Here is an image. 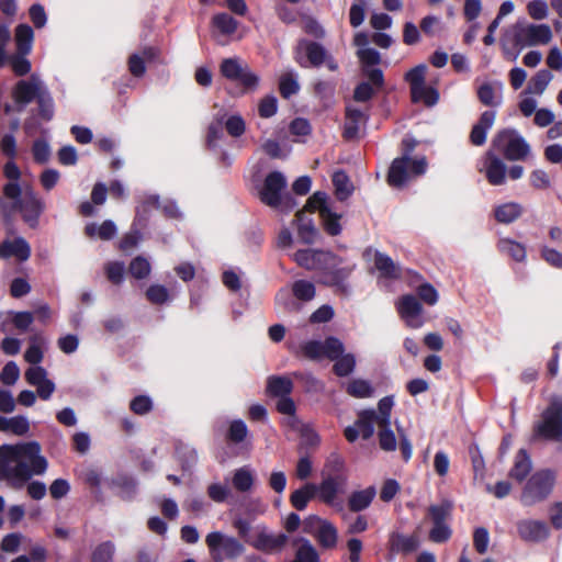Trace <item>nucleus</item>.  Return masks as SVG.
Segmentation results:
<instances>
[{
    "instance_id": "1",
    "label": "nucleus",
    "mask_w": 562,
    "mask_h": 562,
    "mask_svg": "<svg viewBox=\"0 0 562 562\" xmlns=\"http://www.w3.org/2000/svg\"><path fill=\"white\" fill-rule=\"evenodd\" d=\"M48 468L40 442L23 441L0 446V481L13 490H21L33 475H42Z\"/></svg>"
},
{
    "instance_id": "2",
    "label": "nucleus",
    "mask_w": 562,
    "mask_h": 562,
    "mask_svg": "<svg viewBox=\"0 0 562 562\" xmlns=\"http://www.w3.org/2000/svg\"><path fill=\"white\" fill-rule=\"evenodd\" d=\"M557 475L550 469L536 471L527 480L520 494V503L522 506L531 507L544 502L553 492Z\"/></svg>"
},
{
    "instance_id": "3",
    "label": "nucleus",
    "mask_w": 562,
    "mask_h": 562,
    "mask_svg": "<svg viewBox=\"0 0 562 562\" xmlns=\"http://www.w3.org/2000/svg\"><path fill=\"white\" fill-rule=\"evenodd\" d=\"M536 439L560 441L562 439V398L554 396L532 427Z\"/></svg>"
},
{
    "instance_id": "4",
    "label": "nucleus",
    "mask_w": 562,
    "mask_h": 562,
    "mask_svg": "<svg viewBox=\"0 0 562 562\" xmlns=\"http://www.w3.org/2000/svg\"><path fill=\"white\" fill-rule=\"evenodd\" d=\"M453 503L449 499H442L438 504H431L426 512V519L432 525L428 538L435 543H445L452 536L450 521L452 519Z\"/></svg>"
},
{
    "instance_id": "5",
    "label": "nucleus",
    "mask_w": 562,
    "mask_h": 562,
    "mask_svg": "<svg viewBox=\"0 0 562 562\" xmlns=\"http://www.w3.org/2000/svg\"><path fill=\"white\" fill-rule=\"evenodd\" d=\"M426 157L407 160L406 157L395 158L389 168L386 181L390 187L402 188L413 178L423 176L427 170Z\"/></svg>"
},
{
    "instance_id": "6",
    "label": "nucleus",
    "mask_w": 562,
    "mask_h": 562,
    "mask_svg": "<svg viewBox=\"0 0 562 562\" xmlns=\"http://www.w3.org/2000/svg\"><path fill=\"white\" fill-rule=\"evenodd\" d=\"M493 146L509 161L525 160L530 153L526 139L512 128L499 131L493 139Z\"/></svg>"
},
{
    "instance_id": "7",
    "label": "nucleus",
    "mask_w": 562,
    "mask_h": 562,
    "mask_svg": "<svg viewBox=\"0 0 562 562\" xmlns=\"http://www.w3.org/2000/svg\"><path fill=\"white\" fill-rule=\"evenodd\" d=\"M212 560L225 561L235 560L240 557L244 551V544L232 536H226L221 531H212L205 538Z\"/></svg>"
},
{
    "instance_id": "8",
    "label": "nucleus",
    "mask_w": 562,
    "mask_h": 562,
    "mask_svg": "<svg viewBox=\"0 0 562 562\" xmlns=\"http://www.w3.org/2000/svg\"><path fill=\"white\" fill-rule=\"evenodd\" d=\"M285 187L286 180L280 171L269 172L259 192L260 201L270 207L278 209L284 200L286 206L292 209L295 205L294 199L291 195L282 196Z\"/></svg>"
},
{
    "instance_id": "9",
    "label": "nucleus",
    "mask_w": 562,
    "mask_h": 562,
    "mask_svg": "<svg viewBox=\"0 0 562 562\" xmlns=\"http://www.w3.org/2000/svg\"><path fill=\"white\" fill-rule=\"evenodd\" d=\"M513 44L515 47L548 44L552 40V31L548 24H527L516 22L513 26Z\"/></svg>"
},
{
    "instance_id": "10",
    "label": "nucleus",
    "mask_w": 562,
    "mask_h": 562,
    "mask_svg": "<svg viewBox=\"0 0 562 562\" xmlns=\"http://www.w3.org/2000/svg\"><path fill=\"white\" fill-rule=\"evenodd\" d=\"M45 210V203L33 190L24 193L22 200L13 202L10 212L19 211L22 220L31 227L38 226L40 217Z\"/></svg>"
},
{
    "instance_id": "11",
    "label": "nucleus",
    "mask_w": 562,
    "mask_h": 562,
    "mask_svg": "<svg viewBox=\"0 0 562 562\" xmlns=\"http://www.w3.org/2000/svg\"><path fill=\"white\" fill-rule=\"evenodd\" d=\"M327 53L318 42L302 38L295 48V61L303 68H319L327 59Z\"/></svg>"
},
{
    "instance_id": "12",
    "label": "nucleus",
    "mask_w": 562,
    "mask_h": 562,
    "mask_svg": "<svg viewBox=\"0 0 562 562\" xmlns=\"http://www.w3.org/2000/svg\"><path fill=\"white\" fill-rule=\"evenodd\" d=\"M396 311L407 327L419 328L423 326L424 321L420 317L424 308L415 295H402L396 302Z\"/></svg>"
},
{
    "instance_id": "13",
    "label": "nucleus",
    "mask_w": 562,
    "mask_h": 562,
    "mask_svg": "<svg viewBox=\"0 0 562 562\" xmlns=\"http://www.w3.org/2000/svg\"><path fill=\"white\" fill-rule=\"evenodd\" d=\"M516 527L519 538L526 542H542L551 535L548 524L543 520L522 519Z\"/></svg>"
},
{
    "instance_id": "14",
    "label": "nucleus",
    "mask_w": 562,
    "mask_h": 562,
    "mask_svg": "<svg viewBox=\"0 0 562 562\" xmlns=\"http://www.w3.org/2000/svg\"><path fill=\"white\" fill-rule=\"evenodd\" d=\"M43 89L34 77L31 80H19L12 90L16 111L22 112L27 104L37 99Z\"/></svg>"
},
{
    "instance_id": "15",
    "label": "nucleus",
    "mask_w": 562,
    "mask_h": 562,
    "mask_svg": "<svg viewBox=\"0 0 562 562\" xmlns=\"http://www.w3.org/2000/svg\"><path fill=\"white\" fill-rule=\"evenodd\" d=\"M347 483L348 482L342 480L322 476L321 483L315 484L316 497L323 504L330 507H336L340 505V503L337 502V498L339 494L345 493Z\"/></svg>"
},
{
    "instance_id": "16",
    "label": "nucleus",
    "mask_w": 562,
    "mask_h": 562,
    "mask_svg": "<svg viewBox=\"0 0 562 562\" xmlns=\"http://www.w3.org/2000/svg\"><path fill=\"white\" fill-rule=\"evenodd\" d=\"M288 542L289 537L285 533L280 532L274 535L261 531L250 544L258 551L272 554L281 552Z\"/></svg>"
},
{
    "instance_id": "17",
    "label": "nucleus",
    "mask_w": 562,
    "mask_h": 562,
    "mask_svg": "<svg viewBox=\"0 0 562 562\" xmlns=\"http://www.w3.org/2000/svg\"><path fill=\"white\" fill-rule=\"evenodd\" d=\"M15 257L20 262L31 257L30 244L23 237H15L13 240L5 239L0 244V258L9 259Z\"/></svg>"
},
{
    "instance_id": "18",
    "label": "nucleus",
    "mask_w": 562,
    "mask_h": 562,
    "mask_svg": "<svg viewBox=\"0 0 562 562\" xmlns=\"http://www.w3.org/2000/svg\"><path fill=\"white\" fill-rule=\"evenodd\" d=\"M496 112L493 110L484 111L479 121L472 126L470 132V143L474 146H482L486 142L487 131L493 126Z\"/></svg>"
},
{
    "instance_id": "19",
    "label": "nucleus",
    "mask_w": 562,
    "mask_h": 562,
    "mask_svg": "<svg viewBox=\"0 0 562 562\" xmlns=\"http://www.w3.org/2000/svg\"><path fill=\"white\" fill-rule=\"evenodd\" d=\"M419 547V539L416 535L406 536L393 531L389 537V550L392 553L409 554Z\"/></svg>"
},
{
    "instance_id": "20",
    "label": "nucleus",
    "mask_w": 562,
    "mask_h": 562,
    "mask_svg": "<svg viewBox=\"0 0 562 562\" xmlns=\"http://www.w3.org/2000/svg\"><path fill=\"white\" fill-rule=\"evenodd\" d=\"M160 207V201L158 195H148L145 198L135 210V217L133 221V227L144 229L147 227L149 218L154 210Z\"/></svg>"
},
{
    "instance_id": "21",
    "label": "nucleus",
    "mask_w": 562,
    "mask_h": 562,
    "mask_svg": "<svg viewBox=\"0 0 562 562\" xmlns=\"http://www.w3.org/2000/svg\"><path fill=\"white\" fill-rule=\"evenodd\" d=\"M507 168L505 162L492 153H487L485 177L490 184L502 186L506 181Z\"/></svg>"
},
{
    "instance_id": "22",
    "label": "nucleus",
    "mask_w": 562,
    "mask_h": 562,
    "mask_svg": "<svg viewBox=\"0 0 562 562\" xmlns=\"http://www.w3.org/2000/svg\"><path fill=\"white\" fill-rule=\"evenodd\" d=\"M368 121V115L360 109L346 106V121L342 131V137L346 140L357 138L359 126Z\"/></svg>"
},
{
    "instance_id": "23",
    "label": "nucleus",
    "mask_w": 562,
    "mask_h": 562,
    "mask_svg": "<svg viewBox=\"0 0 562 562\" xmlns=\"http://www.w3.org/2000/svg\"><path fill=\"white\" fill-rule=\"evenodd\" d=\"M374 267L383 279L396 280L401 278L400 267L386 254L375 251Z\"/></svg>"
},
{
    "instance_id": "24",
    "label": "nucleus",
    "mask_w": 562,
    "mask_h": 562,
    "mask_svg": "<svg viewBox=\"0 0 562 562\" xmlns=\"http://www.w3.org/2000/svg\"><path fill=\"white\" fill-rule=\"evenodd\" d=\"M376 495L374 486H369L361 491H355L349 495L348 508L352 513H360L367 509Z\"/></svg>"
},
{
    "instance_id": "25",
    "label": "nucleus",
    "mask_w": 562,
    "mask_h": 562,
    "mask_svg": "<svg viewBox=\"0 0 562 562\" xmlns=\"http://www.w3.org/2000/svg\"><path fill=\"white\" fill-rule=\"evenodd\" d=\"M297 223V236L303 244L312 245L315 243L318 231L314 226V223L311 218H307L303 211H297L295 214V220Z\"/></svg>"
},
{
    "instance_id": "26",
    "label": "nucleus",
    "mask_w": 562,
    "mask_h": 562,
    "mask_svg": "<svg viewBox=\"0 0 562 562\" xmlns=\"http://www.w3.org/2000/svg\"><path fill=\"white\" fill-rule=\"evenodd\" d=\"M322 476L348 482V474L344 459L337 453H331L324 464Z\"/></svg>"
},
{
    "instance_id": "27",
    "label": "nucleus",
    "mask_w": 562,
    "mask_h": 562,
    "mask_svg": "<svg viewBox=\"0 0 562 562\" xmlns=\"http://www.w3.org/2000/svg\"><path fill=\"white\" fill-rule=\"evenodd\" d=\"M16 53L30 54L34 42V31L25 23L19 24L14 30Z\"/></svg>"
},
{
    "instance_id": "28",
    "label": "nucleus",
    "mask_w": 562,
    "mask_h": 562,
    "mask_svg": "<svg viewBox=\"0 0 562 562\" xmlns=\"http://www.w3.org/2000/svg\"><path fill=\"white\" fill-rule=\"evenodd\" d=\"M0 431L15 436H24L30 431V423L25 416L4 417L0 415Z\"/></svg>"
},
{
    "instance_id": "29",
    "label": "nucleus",
    "mask_w": 562,
    "mask_h": 562,
    "mask_svg": "<svg viewBox=\"0 0 562 562\" xmlns=\"http://www.w3.org/2000/svg\"><path fill=\"white\" fill-rule=\"evenodd\" d=\"M266 391L271 397L290 395L293 391V382L288 376L271 375L267 380Z\"/></svg>"
},
{
    "instance_id": "30",
    "label": "nucleus",
    "mask_w": 562,
    "mask_h": 562,
    "mask_svg": "<svg viewBox=\"0 0 562 562\" xmlns=\"http://www.w3.org/2000/svg\"><path fill=\"white\" fill-rule=\"evenodd\" d=\"M314 538L323 549H334L338 541L337 528L333 522L325 520L318 526Z\"/></svg>"
},
{
    "instance_id": "31",
    "label": "nucleus",
    "mask_w": 562,
    "mask_h": 562,
    "mask_svg": "<svg viewBox=\"0 0 562 562\" xmlns=\"http://www.w3.org/2000/svg\"><path fill=\"white\" fill-rule=\"evenodd\" d=\"M522 206L517 202H507L495 207L494 216L498 223L510 224L522 214Z\"/></svg>"
},
{
    "instance_id": "32",
    "label": "nucleus",
    "mask_w": 562,
    "mask_h": 562,
    "mask_svg": "<svg viewBox=\"0 0 562 562\" xmlns=\"http://www.w3.org/2000/svg\"><path fill=\"white\" fill-rule=\"evenodd\" d=\"M378 424V414L373 409H364L358 414L355 425L364 440L370 439L374 434V425Z\"/></svg>"
},
{
    "instance_id": "33",
    "label": "nucleus",
    "mask_w": 562,
    "mask_h": 562,
    "mask_svg": "<svg viewBox=\"0 0 562 562\" xmlns=\"http://www.w3.org/2000/svg\"><path fill=\"white\" fill-rule=\"evenodd\" d=\"M531 471V460L530 457L525 449H520L516 457L513 468L509 471V476L512 479L517 480L518 482H522Z\"/></svg>"
},
{
    "instance_id": "34",
    "label": "nucleus",
    "mask_w": 562,
    "mask_h": 562,
    "mask_svg": "<svg viewBox=\"0 0 562 562\" xmlns=\"http://www.w3.org/2000/svg\"><path fill=\"white\" fill-rule=\"evenodd\" d=\"M116 226L111 220H105L100 226L95 223H88L85 226L87 237H99L101 240H111L116 235Z\"/></svg>"
},
{
    "instance_id": "35",
    "label": "nucleus",
    "mask_w": 562,
    "mask_h": 562,
    "mask_svg": "<svg viewBox=\"0 0 562 562\" xmlns=\"http://www.w3.org/2000/svg\"><path fill=\"white\" fill-rule=\"evenodd\" d=\"M497 249L501 254L508 256L517 262H522L526 259V247L510 238H501L497 243Z\"/></svg>"
},
{
    "instance_id": "36",
    "label": "nucleus",
    "mask_w": 562,
    "mask_h": 562,
    "mask_svg": "<svg viewBox=\"0 0 562 562\" xmlns=\"http://www.w3.org/2000/svg\"><path fill=\"white\" fill-rule=\"evenodd\" d=\"M355 269V265H335V268L329 270L325 276L323 283L329 286L342 288L345 281L350 277Z\"/></svg>"
},
{
    "instance_id": "37",
    "label": "nucleus",
    "mask_w": 562,
    "mask_h": 562,
    "mask_svg": "<svg viewBox=\"0 0 562 562\" xmlns=\"http://www.w3.org/2000/svg\"><path fill=\"white\" fill-rule=\"evenodd\" d=\"M314 497H316L315 484L306 483L290 495V503L296 510H304Z\"/></svg>"
},
{
    "instance_id": "38",
    "label": "nucleus",
    "mask_w": 562,
    "mask_h": 562,
    "mask_svg": "<svg viewBox=\"0 0 562 562\" xmlns=\"http://www.w3.org/2000/svg\"><path fill=\"white\" fill-rule=\"evenodd\" d=\"M342 258L334 252L318 249L314 270L321 271L324 277L330 269L335 268V265H342Z\"/></svg>"
},
{
    "instance_id": "39",
    "label": "nucleus",
    "mask_w": 562,
    "mask_h": 562,
    "mask_svg": "<svg viewBox=\"0 0 562 562\" xmlns=\"http://www.w3.org/2000/svg\"><path fill=\"white\" fill-rule=\"evenodd\" d=\"M333 184L335 188V195L339 201H345L351 195L352 186L350 184L349 177L345 171H336L333 175Z\"/></svg>"
},
{
    "instance_id": "40",
    "label": "nucleus",
    "mask_w": 562,
    "mask_h": 562,
    "mask_svg": "<svg viewBox=\"0 0 562 562\" xmlns=\"http://www.w3.org/2000/svg\"><path fill=\"white\" fill-rule=\"evenodd\" d=\"M292 294L299 301L310 302L315 297L316 289L313 282L301 279L292 283Z\"/></svg>"
},
{
    "instance_id": "41",
    "label": "nucleus",
    "mask_w": 562,
    "mask_h": 562,
    "mask_svg": "<svg viewBox=\"0 0 562 562\" xmlns=\"http://www.w3.org/2000/svg\"><path fill=\"white\" fill-rule=\"evenodd\" d=\"M346 391L355 398H368L372 396L374 389L369 381L355 379L348 383Z\"/></svg>"
},
{
    "instance_id": "42",
    "label": "nucleus",
    "mask_w": 562,
    "mask_h": 562,
    "mask_svg": "<svg viewBox=\"0 0 562 562\" xmlns=\"http://www.w3.org/2000/svg\"><path fill=\"white\" fill-rule=\"evenodd\" d=\"M552 74L547 69L539 70L528 82L527 93L541 94L552 80Z\"/></svg>"
},
{
    "instance_id": "43",
    "label": "nucleus",
    "mask_w": 562,
    "mask_h": 562,
    "mask_svg": "<svg viewBox=\"0 0 562 562\" xmlns=\"http://www.w3.org/2000/svg\"><path fill=\"white\" fill-rule=\"evenodd\" d=\"M27 55L29 54H21L16 52L10 56L7 55V63H9L15 76L23 77L31 71L32 65L26 58Z\"/></svg>"
},
{
    "instance_id": "44",
    "label": "nucleus",
    "mask_w": 562,
    "mask_h": 562,
    "mask_svg": "<svg viewBox=\"0 0 562 562\" xmlns=\"http://www.w3.org/2000/svg\"><path fill=\"white\" fill-rule=\"evenodd\" d=\"M212 24L224 35H232L238 27V22L228 13H217L212 18Z\"/></svg>"
},
{
    "instance_id": "45",
    "label": "nucleus",
    "mask_w": 562,
    "mask_h": 562,
    "mask_svg": "<svg viewBox=\"0 0 562 562\" xmlns=\"http://www.w3.org/2000/svg\"><path fill=\"white\" fill-rule=\"evenodd\" d=\"M333 372L339 378L350 375L356 368V358L352 353H344L334 360Z\"/></svg>"
},
{
    "instance_id": "46",
    "label": "nucleus",
    "mask_w": 562,
    "mask_h": 562,
    "mask_svg": "<svg viewBox=\"0 0 562 562\" xmlns=\"http://www.w3.org/2000/svg\"><path fill=\"white\" fill-rule=\"evenodd\" d=\"M476 94L479 101L485 106L495 108L502 103V95H496L495 89L490 82L481 85L477 88Z\"/></svg>"
},
{
    "instance_id": "47",
    "label": "nucleus",
    "mask_w": 562,
    "mask_h": 562,
    "mask_svg": "<svg viewBox=\"0 0 562 562\" xmlns=\"http://www.w3.org/2000/svg\"><path fill=\"white\" fill-rule=\"evenodd\" d=\"M247 435L248 428L245 422L241 419H235L231 422L225 439L229 443L238 445L246 439Z\"/></svg>"
},
{
    "instance_id": "48",
    "label": "nucleus",
    "mask_w": 562,
    "mask_h": 562,
    "mask_svg": "<svg viewBox=\"0 0 562 562\" xmlns=\"http://www.w3.org/2000/svg\"><path fill=\"white\" fill-rule=\"evenodd\" d=\"M35 101L38 108V116L46 122L50 121L54 116V100L50 93L43 89Z\"/></svg>"
},
{
    "instance_id": "49",
    "label": "nucleus",
    "mask_w": 562,
    "mask_h": 562,
    "mask_svg": "<svg viewBox=\"0 0 562 562\" xmlns=\"http://www.w3.org/2000/svg\"><path fill=\"white\" fill-rule=\"evenodd\" d=\"M150 271H151L150 263L143 256H136L130 262L128 273L137 280L146 279L150 274Z\"/></svg>"
},
{
    "instance_id": "50",
    "label": "nucleus",
    "mask_w": 562,
    "mask_h": 562,
    "mask_svg": "<svg viewBox=\"0 0 562 562\" xmlns=\"http://www.w3.org/2000/svg\"><path fill=\"white\" fill-rule=\"evenodd\" d=\"M425 74H426L425 65H418L406 72L405 80L411 86V94H417L418 89L426 86L425 85Z\"/></svg>"
},
{
    "instance_id": "51",
    "label": "nucleus",
    "mask_w": 562,
    "mask_h": 562,
    "mask_svg": "<svg viewBox=\"0 0 562 562\" xmlns=\"http://www.w3.org/2000/svg\"><path fill=\"white\" fill-rule=\"evenodd\" d=\"M413 103L423 102L426 106L435 105L439 100V92L436 88L424 86L418 89L417 94H411Z\"/></svg>"
},
{
    "instance_id": "52",
    "label": "nucleus",
    "mask_w": 562,
    "mask_h": 562,
    "mask_svg": "<svg viewBox=\"0 0 562 562\" xmlns=\"http://www.w3.org/2000/svg\"><path fill=\"white\" fill-rule=\"evenodd\" d=\"M325 232L330 236H337L341 233V225L339 223L340 215L331 212L330 209L322 210L321 215Z\"/></svg>"
},
{
    "instance_id": "53",
    "label": "nucleus",
    "mask_w": 562,
    "mask_h": 562,
    "mask_svg": "<svg viewBox=\"0 0 562 562\" xmlns=\"http://www.w3.org/2000/svg\"><path fill=\"white\" fill-rule=\"evenodd\" d=\"M254 484V477L249 470L240 468L235 471L233 485L238 492H248Z\"/></svg>"
},
{
    "instance_id": "54",
    "label": "nucleus",
    "mask_w": 562,
    "mask_h": 562,
    "mask_svg": "<svg viewBox=\"0 0 562 562\" xmlns=\"http://www.w3.org/2000/svg\"><path fill=\"white\" fill-rule=\"evenodd\" d=\"M146 299L155 305H161L169 301V291L165 285L151 284L146 290Z\"/></svg>"
},
{
    "instance_id": "55",
    "label": "nucleus",
    "mask_w": 562,
    "mask_h": 562,
    "mask_svg": "<svg viewBox=\"0 0 562 562\" xmlns=\"http://www.w3.org/2000/svg\"><path fill=\"white\" fill-rule=\"evenodd\" d=\"M300 90V85L292 74H284L279 81V91L283 99H290Z\"/></svg>"
},
{
    "instance_id": "56",
    "label": "nucleus",
    "mask_w": 562,
    "mask_h": 562,
    "mask_svg": "<svg viewBox=\"0 0 562 562\" xmlns=\"http://www.w3.org/2000/svg\"><path fill=\"white\" fill-rule=\"evenodd\" d=\"M394 405L392 396H384L378 403V425L379 427L391 426V411Z\"/></svg>"
},
{
    "instance_id": "57",
    "label": "nucleus",
    "mask_w": 562,
    "mask_h": 562,
    "mask_svg": "<svg viewBox=\"0 0 562 562\" xmlns=\"http://www.w3.org/2000/svg\"><path fill=\"white\" fill-rule=\"evenodd\" d=\"M324 209H329L327 206V194L325 192L317 191L307 199L302 211L304 214L305 212L313 213L318 211L319 215H322V210Z\"/></svg>"
},
{
    "instance_id": "58",
    "label": "nucleus",
    "mask_w": 562,
    "mask_h": 562,
    "mask_svg": "<svg viewBox=\"0 0 562 562\" xmlns=\"http://www.w3.org/2000/svg\"><path fill=\"white\" fill-rule=\"evenodd\" d=\"M317 251L318 249L311 248L299 249L293 255V259L300 267L305 268L306 270H314Z\"/></svg>"
},
{
    "instance_id": "59",
    "label": "nucleus",
    "mask_w": 562,
    "mask_h": 562,
    "mask_svg": "<svg viewBox=\"0 0 562 562\" xmlns=\"http://www.w3.org/2000/svg\"><path fill=\"white\" fill-rule=\"evenodd\" d=\"M323 346H324V356L331 361H334L335 359H337L341 355H344V351H345L344 344L338 338H336L334 336L327 337L324 340Z\"/></svg>"
},
{
    "instance_id": "60",
    "label": "nucleus",
    "mask_w": 562,
    "mask_h": 562,
    "mask_svg": "<svg viewBox=\"0 0 562 562\" xmlns=\"http://www.w3.org/2000/svg\"><path fill=\"white\" fill-rule=\"evenodd\" d=\"M221 74L233 81H236L238 77H240L243 67L235 58H226L221 63Z\"/></svg>"
},
{
    "instance_id": "61",
    "label": "nucleus",
    "mask_w": 562,
    "mask_h": 562,
    "mask_svg": "<svg viewBox=\"0 0 562 562\" xmlns=\"http://www.w3.org/2000/svg\"><path fill=\"white\" fill-rule=\"evenodd\" d=\"M105 276L113 284H121L124 279L125 267L121 261H110L105 265Z\"/></svg>"
},
{
    "instance_id": "62",
    "label": "nucleus",
    "mask_w": 562,
    "mask_h": 562,
    "mask_svg": "<svg viewBox=\"0 0 562 562\" xmlns=\"http://www.w3.org/2000/svg\"><path fill=\"white\" fill-rule=\"evenodd\" d=\"M114 554V544L111 541L100 543L92 552L91 562H111Z\"/></svg>"
},
{
    "instance_id": "63",
    "label": "nucleus",
    "mask_w": 562,
    "mask_h": 562,
    "mask_svg": "<svg viewBox=\"0 0 562 562\" xmlns=\"http://www.w3.org/2000/svg\"><path fill=\"white\" fill-rule=\"evenodd\" d=\"M366 0H357L353 2L349 10V22L352 27L360 26L366 18Z\"/></svg>"
},
{
    "instance_id": "64",
    "label": "nucleus",
    "mask_w": 562,
    "mask_h": 562,
    "mask_svg": "<svg viewBox=\"0 0 562 562\" xmlns=\"http://www.w3.org/2000/svg\"><path fill=\"white\" fill-rule=\"evenodd\" d=\"M357 56L361 63V68L362 67H373L381 63L380 53L376 49L371 48V47L360 48L357 52Z\"/></svg>"
}]
</instances>
